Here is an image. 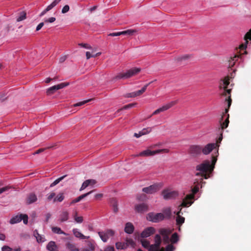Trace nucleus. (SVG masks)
Segmentation results:
<instances>
[{"label": "nucleus", "mask_w": 251, "mask_h": 251, "mask_svg": "<svg viewBox=\"0 0 251 251\" xmlns=\"http://www.w3.org/2000/svg\"><path fill=\"white\" fill-rule=\"evenodd\" d=\"M142 246L146 248H148L150 247L151 245H150V243L149 241L146 240H143L141 241Z\"/></svg>", "instance_id": "nucleus-44"}, {"label": "nucleus", "mask_w": 251, "mask_h": 251, "mask_svg": "<svg viewBox=\"0 0 251 251\" xmlns=\"http://www.w3.org/2000/svg\"><path fill=\"white\" fill-rule=\"evenodd\" d=\"M104 251H115V250L113 247L108 246L105 249Z\"/></svg>", "instance_id": "nucleus-55"}, {"label": "nucleus", "mask_w": 251, "mask_h": 251, "mask_svg": "<svg viewBox=\"0 0 251 251\" xmlns=\"http://www.w3.org/2000/svg\"><path fill=\"white\" fill-rule=\"evenodd\" d=\"M103 195L102 194H97L95 196V197L96 199H100L101 198H102Z\"/></svg>", "instance_id": "nucleus-59"}, {"label": "nucleus", "mask_w": 251, "mask_h": 251, "mask_svg": "<svg viewBox=\"0 0 251 251\" xmlns=\"http://www.w3.org/2000/svg\"><path fill=\"white\" fill-rule=\"evenodd\" d=\"M74 220L77 223H81L83 221V217L82 216H77V212H75L73 215Z\"/></svg>", "instance_id": "nucleus-38"}, {"label": "nucleus", "mask_w": 251, "mask_h": 251, "mask_svg": "<svg viewBox=\"0 0 251 251\" xmlns=\"http://www.w3.org/2000/svg\"><path fill=\"white\" fill-rule=\"evenodd\" d=\"M22 220V214L16 215L12 217L10 221L11 224H14L20 222Z\"/></svg>", "instance_id": "nucleus-29"}, {"label": "nucleus", "mask_w": 251, "mask_h": 251, "mask_svg": "<svg viewBox=\"0 0 251 251\" xmlns=\"http://www.w3.org/2000/svg\"><path fill=\"white\" fill-rule=\"evenodd\" d=\"M158 190V186L156 184H153L149 187L143 188L142 191L148 194H152L157 192Z\"/></svg>", "instance_id": "nucleus-14"}, {"label": "nucleus", "mask_w": 251, "mask_h": 251, "mask_svg": "<svg viewBox=\"0 0 251 251\" xmlns=\"http://www.w3.org/2000/svg\"><path fill=\"white\" fill-rule=\"evenodd\" d=\"M94 250V247L92 246V245H91L90 249H84L82 251H93Z\"/></svg>", "instance_id": "nucleus-60"}, {"label": "nucleus", "mask_w": 251, "mask_h": 251, "mask_svg": "<svg viewBox=\"0 0 251 251\" xmlns=\"http://www.w3.org/2000/svg\"><path fill=\"white\" fill-rule=\"evenodd\" d=\"M26 18V13L23 11L20 13L19 16L18 17L17 19V22H20L24 20H25Z\"/></svg>", "instance_id": "nucleus-40"}, {"label": "nucleus", "mask_w": 251, "mask_h": 251, "mask_svg": "<svg viewBox=\"0 0 251 251\" xmlns=\"http://www.w3.org/2000/svg\"><path fill=\"white\" fill-rule=\"evenodd\" d=\"M147 218L150 221L157 223L163 220L165 217L164 214L161 213H154L151 212L148 214Z\"/></svg>", "instance_id": "nucleus-6"}, {"label": "nucleus", "mask_w": 251, "mask_h": 251, "mask_svg": "<svg viewBox=\"0 0 251 251\" xmlns=\"http://www.w3.org/2000/svg\"><path fill=\"white\" fill-rule=\"evenodd\" d=\"M155 228L153 227H148L145 229L141 233V236L143 238L148 237L155 232Z\"/></svg>", "instance_id": "nucleus-17"}, {"label": "nucleus", "mask_w": 251, "mask_h": 251, "mask_svg": "<svg viewBox=\"0 0 251 251\" xmlns=\"http://www.w3.org/2000/svg\"><path fill=\"white\" fill-rule=\"evenodd\" d=\"M69 9H70L69 6V5H65V6L63 7V8H62V11H61V12H62V13H63V14H64V13H67V12H68V11H69Z\"/></svg>", "instance_id": "nucleus-48"}, {"label": "nucleus", "mask_w": 251, "mask_h": 251, "mask_svg": "<svg viewBox=\"0 0 251 251\" xmlns=\"http://www.w3.org/2000/svg\"><path fill=\"white\" fill-rule=\"evenodd\" d=\"M78 46L87 49H91V47L88 44L79 43L78 44Z\"/></svg>", "instance_id": "nucleus-47"}, {"label": "nucleus", "mask_w": 251, "mask_h": 251, "mask_svg": "<svg viewBox=\"0 0 251 251\" xmlns=\"http://www.w3.org/2000/svg\"><path fill=\"white\" fill-rule=\"evenodd\" d=\"M56 194L54 192H51L50 194H49L47 196V199L49 201H50L53 199H54Z\"/></svg>", "instance_id": "nucleus-43"}, {"label": "nucleus", "mask_w": 251, "mask_h": 251, "mask_svg": "<svg viewBox=\"0 0 251 251\" xmlns=\"http://www.w3.org/2000/svg\"><path fill=\"white\" fill-rule=\"evenodd\" d=\"M155 243L151 245L149 248V251H164L163 248L160 249L161 237L158 234H156L154 237Z\"/></svg>", "instance_id": "nucleus-7"}, {"label": "nucleus", "mask_w": 251, "mask_h": 251, "mask_svg": "<svg viewBox=\"0 0 251 251\" xmlns=\"http://www.w3.org/2000/svg\"><path fill=\"white\" fill-rule=\"evenodd\" d=\"M229 84V78L226 77L224 79L222 80L220 84V89L221 91V93L223 96H226L228 95L227 100L228 108L230 106L231 104V99L230 98V91L231 89H227V86Z\"/></svg>", "instance_id": "nucleus-3"}, {"label": "nucleus", "mask_w": 251, "mask_h": 251, "mask_svg": "<svg viewBox=\"0 0 251 251\" xmlns=\"http://www.w3.org/2000/svg\"><path fill=\"white\" fill-rule=\"evenodd\" d=\"M5 239V236L3 234L0 233V240H4Z\"/></svg>", "instance_id": "nucleus-62"}, {"label": "nucleus", "mask_w": 251, "mask_h": 251, "mask_svg": "<svg viewBox=\"0 0 251 251\" xmlns=\"http://www.w3.org/2000/svg\"><path fill=\"white\" fill-rule=\"evenodd\" d=\"M90 100H84L82 101L78 102L77 103L74 104V106H80L84 105L86 103L89 102Z\"/></svg>", "instance_id": "nucleus-42"}, {"label": "nucleus", "mask_w": 251, "mask_h": 251, "mask_svg": "<svg viewBox=\"0 0 251 251\" xmlns=\"http://www.w3.org/2000/svg\"><path fill=\"white\" fill-rule=\"evenodd\" d=\"M51 79H51V78H47L45 80V82L46 83H49V82L51 81Z\"/></svg>", "instance_id": "nucleus-64"}, {"label": "nucleus", "mask_w": 251, "mask_h": 251, "mask_svg": "<svg viewBox=\"0 0 251 251\" xmlns=\"http://www.w3.org/2000/svg\"><path fill=\"white\" fill-rule=\"evenodd\" d=\"M66 59H67V56H62L59 59V62L60 63H62V62H64L66 60Z\"/></svg>", "instance_id": "nucleus-57"}, {"label": "nucleus", "mask_w": 251, "mask_h": 251, "mask_svg": "<svg viewBox=\"0 0 251 251\" xmlns=\"http://www.w3.org/2000/svg\"><path fill=\"white\" fill-rule=\"evenodd\" d=\"M120 35H122V31L117 32H113V33H109L108 34V36H120Z\"/></svg>", "instance_id": "nucleus-49"}, {"label": "nucleus", "mask_w": 251, "mask_h": 251, "mask_svg": "<svg viewBox=\"0 0 251 251\" xmlns=\"http://www.w3.org/2000/svg\"><path fill=\"white\" fill-rule=\"evenodd\" d=\"M217 143H209L202 147V152L205 155L209 154L214 149L218 147Z\"/></svg>", "instance_id": "nucleus-13"}, {"label": "nucleus", "mask_w": 251, "mask_h": 251, "mask_svg": "<svg viewBox=\"0 0 251 251\" xmlns=\"http://www.w3.org/2000/svg\"><path fill=\"white\" fill-rule=\"evenodd\" d=\"M177 103L176 100L172 101L169 102L163 105H162L160 108L155 110L153 113L152 115H156L159 114L160 112H164L165 111L167 110L169 108H171L172 106L175 105Z\"/></svg>", "instance_id": "nucleus-9"}, {"label": "nucleus", "mask_w": 251, "mask_h": 251, "mask_svg": "<svg viewBox=\"0 0 251 251\" xmlns=\"http://www.w3.org/2000/svg\"><path fill=\"white\" fill-rule=\"evenodd\" d=\"M61 0H54L50 4L48 5L46 8V11H50L54 6H55Z\"/></svg>", "instance_id": "nucleus-37"}, {"label": "nucleus", "mask_w": 251, "mask_h": 251, "mask_svg": "<svg viewBox=\"0 0 251 251\" xmlns=\"http://www.w3.org/2000/svg\"><path fill=\"white\" fill-rule=\"evenodd\" d=\"M239 57V55H234L233 57H231L229 60V66H233L235 62L238 60Z\"/></svg>", "instance_id": "nucleus-36"}, {"label": "nucleus", "mask_w": 251, "mask_h": 251, "mask_svg": "<svg viewBox=\"0 0 251 251\" xmlns=\"http://www.w3.org/2000/svg\"><path fill=\"white\" fill-rule=\"evenodd\" d=\"M142 135H143L141 134V131H139L138 133H134V136L136 137V138H139Z\"/></svg>", "instance_id": "nucleus-61"}, {"label": "nucleus", "mask_w": 251, "mask_h": 251, "mask_svg": "<svg viewBox=\"0 0 251 251\" xmlns=\"http://www.w3.org/2000/svg\"><path fill=\"white\" fill-rule=\"evenodd\" d=\"M47 249L50 251H58L55 243L53 241H50L48 244Z\"/></svg>", "instance_id": "nucleus-26"}, {"label": "nucleus", "mask_w": 251, "mask_h": 251, "mask_svg": "<svg viewBox=\"0 0 251 251\" xmlns=\"http://www.w3.org/2000/svg\"><path fill=\"white\" fill-rule=\"evenodd\" d=\"M134 226L131 223H127L125 227V231L128 234H131L134 231Z\"/></svg>", "instance_id": "nucleus-25"}, {"label": "nucleus", "mask_w": 251, "mask_h": 251, "mask_svg": "<svg viewBox=\"0 0 251 251\" xmlns=\"http://www.w3.org/2000/svg\"><path fill=\"white\" fill-rule=\"evenodd\" d=\"M101 54L100 52H98L95 53L94 51L90 52L87 51L86 52V56L87 59L90 58L91 57H95L97 56L100 55Z\"/></svg>", "instance_id": "nucleus-31"}, {"label": "nucleus", "mask_w": 251, "mask_h": 251, "mask_svg": "<svg viewBox=\"0 0 251 251\" xmlns=\"http://www.w3.org/2000/svg\"><path fill=\"white\" fill-rule=\"evenodd\" d=\"M5 98V95L3 93H0V102L3 101L4 100Z\"/></svg>", "instance_id": "nucleus-56"}, {"label": "nucleus", "mask_w": 251, "mask_h": 251, "mask_svg": "<svg viewBox=\"0 0 251 251\" xmlns=\"http://www.w3.org/2000/svg\"><path fill=\"white\" fill-rule=\"evenodd\" d=\"M2 251H12V249L9 247L8 246H4L2 247Z\"/></svg>", "instance_id": "nucleus-53"}, {"label": "nucleus", "mask_w": 251, "mask_h": 251, "mask_svg": "<svg viewBox=\"0 0 251 251\" xmlns=\"http://www.w3.org/2000/svg\"><path fill=\"white\" fill-rule=\"evenodd\" d=\"M174 214H176V224L177 225L181 226L183 223H184L185 221V218L180 216V213H181V208L180 209V210L179 211H174Z\"/></svg>", "instance_id": "nucleus-19"}, {"label": "nucleus", "mask_w": 251, "mask_h": 251, "mask_svg": "<svg viewBox=\"0 0 251 251\" xmlns=\"http://www.w3.org/2000/svg\"><path fill=\"white\" fill-rule=\"evenodd\" d=\"M68 85V83H61L56 85L51 86L47 90L46 93L48 95H51L54 94L57 90L62 89Z\"/></svg>", "instance_id": "nucleus-10"}, {"label": "nucleus", "mask_w": 251, "mask_h": 251, "mask_svg": "<svg viewBox=\"0 0 251 251\" xmlns=\"http://www.w3.org/2000/svg\"><path fill=\"white\" fill-rule=\"evenodd\" d=\"M33 235L36 238L38 243H43L45 241V238L44 236L39 234L37 230H35L33 232Z\"/></svg>", "instance_id": "nucleus-22"}, {"label": "nucleus", "mask_w": 251, "mask_h": 251, "mask_svg": "<svg viewBox=\"0 0 251 251\" xmlns=\"http://www.w3.org/2000/svg\"><path fill=\"white\" fill-rule=\"evenodd\" d=\"M69 212L67 211H63L59 215V220L61 222H64L68 220Z\"/></svg>", "instance_id": "nucleus-24"}, {"label": "nucleus", "mask_w": 251, "mask_h": 251, "mask_svg": "<svg viewBox=\"0 0 251 251\" xmlns=\"http://www.w3.org/2000/svg\"><path fill=\"white\" fill-rule=\"evenodd\" d=\"M66 248L69 251H79V249L76 246L71 242L67 243Z\"/></svg>", "instance_id": "nucleus-27"}, {"label": "nucleus", "mask_w": 251, "mask_h": 251, "mask_svg": "<svg viewBox=\"0 0 251 251\" xmlns=\"http://www.w3.org/2000/svg\"><path fill=\"white\" fill-rule=\"evenodd\" d=\"M73 232L74 235L77 238H79L82 239H88L89 238V236H84L77 228L73 229Z\"/></svg>", "instance_id": "nucleus-23"}, {"label": "nucleus", "mask_w": 251, "mask_h": 251, "mask_svg": "<svg viewBox=\"0 0 251 251\" xmlns=\"http://www.w3.org/2000/svg\"><path fill=\"white\" fill-rule=\"evenodd\" d=\"M162 211L165 218L169 219L171 217L172 215V210L170 207H165L163 209Z\"/></svg>", "instance_id": "nucleus-30"}, {"label": "nucleus", "mask_w": 251, "mask_h": 251, "mask_svg": "<svg viewBox=\"0 0 251 251\" xmlns=\"http://www.w3.org/2000/svg\"><path fill=\"white\" fill-rule=\"evenodd\" d=\"M172 231L168 229L162 228L159 230V233L162 235L163 241L164 244H169L171 242L172 244L176 243L178 241V236L176 233H174L170 238V235Z\"/></svg>", "instance_id": "nucleus-2"}, {"label": "nucleus", "mask_w": 251, "mask_h": 251, "mask_svg": "<svg viewBox=\"0 0 251 251\" xmlns=\"http://www.w3.org/2000/svg\"><path fill=\"white\" fill-rule=\"evenodd\" d=\"M127 243L124 242H117L115 244L116 248L118 250H124L127 248L128 246V243L132 245L134 243L132 239L127 240Z\"/></svg>", "instance_id": "nucleus-16"}, {"label": "nucleus", "mask_w": 251, "mask_h": 251, "mask_svg": "<svg viewBox=\"0 0 251 251\" xmlns=\"http://www.w3.org/2000/svg\"><path fill=\"white\" fill-rule=\"evenodd\" d=\"M136 104V103H133L128 104L127 105H125L122 108V109H128V108H132V107H134Z\"/></svg>", "instance_id": "nucleus-46"}, {"label": "nucleus", "mask_w": 251, "mask_h": 251, "mask_svg": "<svg viewBox=\"0 0 251 251\" xmlns=\"http://www.w3.org/2000/svg\"><path fill=\"white\" fill-rule=\"evenodd\" d=\"M66 176V175L63 176L61 177H60L59 178L56 179L55 180H54L50 185V187H52L56 185H57L58 183H59L62 180H63L65 177Z\"/></svg>", "instance_id": "nucleus-39"}, {"label": "nucleus", "mask_w": 251, "mask_h": 251, "mask_svg": "<svg viewBox=\"0 0 251 251\" xmlns=\"http://www.w3.org/2000/svg\"><path fill=\"white\" fill-rule=\"evenodd\" d=\"M217 161L215 157H213L212 160V163L209 160H205L201 164L198 165L196 167V170L199 171L200 173L196 174V176L199 177L200 178H196L194 180L195 186L193 188L191 189L192 193L187 195L186 197L183 199L182 203L178 206V211L180 209H182V207H187L190 206L193 203L192 200L194 199V195L196 194L199 190V185L202 183V177L207 179L210 177L209 174H207L206 173H211L213 171L214 165Z\"/></svg>", "instance_id": "nucleus-1"}, {"label": "nucleus", "mask_w": 251, "mask_h": 251, "mask_svg": "<svg viewBox=\"0 0 251 251\" xmlns=\"http://www.w3.org/2000/svg\"><path fill=\"white\" fill-rule=\"evenodd\" d=\"M47 12L48 11H46V9H45L44 10H43L40 14V16L42 17L44 16Z\"/></svg>", "instance_id": "nucleus-63"}, {"label": "nucleus", "mask_w": 251, "mask_h": 251, "mask_svg": "<svg viewBox=\"0 0 251 251\" xmlns=\"http://www.w3.org/2000/svg\"><path fill=\"white\" fill-rule=\"evenodd\" d=\"M178 195V193L177 191H171L169 189H165L162 192V195L163 199L166 200L175 199Z\"/></svg>", "instance_id": "nucleus-8"}, {"label": "nucleus", "mask_w": 251, "mask_h": 251, "mask_svg": "<svg viewBox=\"0 0 251 251\" xmlns=\"http://www.w3.org/2000/svg\"><path fill=\"white\" fill-rule=\"evenodd\" d=\"M113 210L115 212H116L118 211L117 202H115L113 204Z\"/></svg>", "instance_id": "nucleus-58"}, {"label": "nucleus", "mask_w": 251, "mask_h": 251, "mask_svg": "<svg viewBox=\"0 0 251 251\" xmlns=\"http://www.w3.org/2000/svg\"><path fill=\"white\" fill-rule=\"evenodd\" d=\"M91 182H93V184H95L96 183V181L94 179L86 180L82 183L81 187L80 189V191H82L88 186L90 185Z\"/></svg>", "instance_id": "nucleus-28"}, {"label": "nucleus", "mask_w": 251, "mask_h": 251, "mask_svg": "<svg viewBox=\"0 0 251 251\" xmlns=\"http://www.w3.org/2000/svg\"><path fill=\"white\" fill-rule=\"evenodd\" d=\"M37 200L36 195L34 193H30L29 194L26 198V203L28 204L32 203Z\"/></svg>", "instance_id": "nucleus-20"}, {"label": "nucleus", "mask_w": 251, "mask_h": 251, "mask_svg": "<svg viewBox=\"0 0 251 251\" xmlns=\"http://www.w3.org/2000/svg\"><path fill=\"white\" fill-rule=\"evenodd\" d=\"M202 152V147L200 145H191L189 149L188 152L193 156H196Z\"/></svg>", "instance_id": "nucleus-12"}, {"label": "nucleus", "mask_w": 251, "mask_h": 251, "mask_svg": "<svg viewBox=\"0 0 251 251\" xmlns=\"http://www.w3.org/2000/svg\"><path fill=\"white\" fill-rule=\"evenodd\" d=\"M140 69L137 68H132L125 73L118 74L114 78L115 79H126L137 74Z\"/></svg>", "instance_id": "nucleus-4"}, {"label": "nucleus", "mask_w": 251, "mask_h": 251, "mask_svg": "<svg viewBox=\"0 0 251 251\" xmlns=\"http://www.w3.org/2000/svg\"><path fill=\"white\" fill-rule=\"evenodd\" d=\"M175 247L172 244H169L167 246L165 251H174Z\"/></svg>", "instance_id": "nucleus-45"}, {"label": "nucleus", "mask_w": 251, "mask_h": 251, "mask_svg": "<svg viewBox=\"0 0 251 251\" xmlns=\"http://www.w3.org/2000/svg\"><path fill=\"white\" fill-rule=\"evenodd\" d=\"M169 152V150L167 149L157 150L156 151H151L150 149L144 150L139 154H136V156H153L156 154L158 153H167Z\"/></svg>", "instance_id": "nucleus-5"}, {"label": "nucleus", "mask_w": 251, "mask_h": 251, "mask_svg": "<svg viewBox=\"0 0 251 251\" xmlns=\"http://www.w3.org/2000/svg\"><path fill=\"white\" fill-rule=\"evenodd\" d=\"M64 199V196L63 193H59L57 196L55 197L53 201L54 202H61L63 201Z\"/></svg>", "instance_id": "nucleus-33"}, {"label": "nucleus", "mask_w": 251, "mask_h": 251, "mask_svg": "<svg viewBox=\"0 0 251 251\" xmlns=\"http://www.w3.org/2000/svg\"><path fill=\"white\" fill-rule=\"evenodd\" d=\"M56 19L54 17H51L45 20V23H53L55 21Z\"/></svg>", "instance_id": "nucleus-51"}, {"label": "nucleus", "mask_w": 251, "mask_h": 251, "mask_svg": "<svg viewBox=\"0 0 251 251\" xmlns=\"http://www.w3.org/2000/svg\"><path fill=\"white\" fill-rule=\"evenodd\" d=\"M22 220L23 221V223L25 224H27L28 223V216L27 215L25 214H22Z\"/></svg>", "instance_id": "nucleus-50"}, {"label": "nucleus", "mask_w": 251, "mask_h": 251, "mask_svg": "<svg viewBox=\"0 0 251 251\" xmlns=\"http://www.w3.org/2000/svg\"><path fill=\"white\" fill-rule=\"evenodd\" d=\"M44 25V23L43 22H42V23H40L36 27V31H38L40 29H41V28L43 26V25Z\"/></svg>", "instance_id": "nucleus-54"}, {"label": "nucleus", "mask_w": 251, "mask_h": 251, "mask_svg": "<svg viewBox=\"0 0 251 251\" xmlns=\"http://www.w3.org/2000/svg\"><path fill=\"white\" fill-rule=\"evenodd\" d=\"M51 229L52 232L55 233L66 235V233L63 231L60 227L57 226L52 227Z\"/></svg>", "instance_id": "nucleus-34"}, {"label": "nucleus", "mask_w": 251, "mask_h": 251, "mask_svg": "<svg viewBox=\"0 0 251 251\" xmlns=\"http://www.w3.org/2000/svg\"><path fill=\"white\" fill-rule=\"evenodd\" d=\"M151 127H148L147 128H144L143 130H141V134L145 135L146 134H148V133L151 132Z\"/></svg>", "instance_id": "nucleus-41"}, {"label": "nucleus", "mask_w": 251, "mask_h": 251, "mask_svg": "<svg viewBox=\"0 0 251 251\" xmlns=\"http://www.w3.org/2000/svg\"><path fill=\"white\" fill-rule=\"evenodd\" d=\"M228 118H229V115L227 114V117H226V120L225 121V122H222L221 121H220L221 127V128L222 130L225 128H226L228 126V123H229Z\"/></svg>", "instance_id": "nucleus-32"}, {"label": "nucleus", "mask_w": 251, "mask_h": 251, "mask_svg": "<svg viewBox=\"0 0 251 251\" xmlns=\"http://www.w3.org/2000/svg\"><path fill=\"white\" fill-rule=\"evenodd\" d=\"M93 192V191H90L87 193H85L84 194L81 195L77 198L73 200L70 203V204H73L75 203L78 202L80 201L81 200L84 199V198L86 197L87 196H89L90 194H91Z\"/></svg>", "instance_id": "nucleus-21"}, {"label": "nucleus", "mask_w": 251, "mask_h": 251, "mask_svg": "<svg viewBox=\"0 0 251 251\" xmlns=\"http://www.w3.org/2000/svg\"><path fill=\"white\" fill-rule=\"evenodd\" d=\"M135 210L139 213H143L146 212L148 210V206L145 203H141L137 204L135 207Z\"/></svg>", "instance_id": "nucleus-18"}, {"label": "nucleus", "mask_w": 251, "mask_h": 251, "mask_svg": "<svg viewBox=\"0 0 251 251\" xmlns=\"http://www.w3.org/2000/svg\"><path fill=\"white\" fill-rule=\"evenodd\" d=\"M122 35H129L131 36L137 32L136 29H128L126 30L123 31Z\"/></svg>", "instance_id": "nucleus-35"}, {"label": "nucleus", "mask_w": 251, "mask_h": 251, "mask_svg": "<svg viewBox=\"0 0 251 251\" xmlns=\"http://www.w3.org/2000/svg\"><path fill=\"white\" fill-rule=\"evenodd\" d=\"M148 86V84L144 86L141 90L133 92L131 93H128L126 95V97L127 98H133L135 97L138 96H140L142 95L144 92H145V91L147 89V88Z\"/></svg>", "instance_id": "nucleus-15"}, {"label": "nucleus", "mask_w": 251, "mask_h": 251, "mask_svg": "<svg viewBox=\"0 0 251 251\" xmlns=\"http://www.w3.org/2000/svg\"><path fill=\"white\" fill-rule=\"evenodd\" d=\"M10 189V187L8 186L0 188V194H1L3 192H5L8 191V190Z\"/></svg>", "instance_id": "nucleus-52"}, {"label": "nucleus", "mask_w": 251, "mask_h": 251, "mask_svg": "<svg viewBox=\"0 0 251 251\" xmlns=\"http://www.w3.org/2000/svg\"><path fill=\"white\" fill-rule=\"evenodd\" d=\"M101 239L104 242H106L110 237L114 235V231L111 229H108L105 232L100 231L98 232Z\"/></svg>", "instance_id": "nucleus-11"}]
</instances>
